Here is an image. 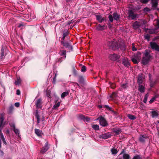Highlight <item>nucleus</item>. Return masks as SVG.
Listing matches in <instances>:
<instances>
[{
    "label": "nucleus",
    "mask_w": 159,
    "mask_h": 159,
    "mask_svg": "<svg viewBox=\"0 0 159 159\" xmlns=\"http://www.w3.org/2000/svg\"><path fill=\"white\" fill-rule=\"evenodd\" d=\"M150 52L149 50H145L143 52V57L141 61L143 64L146 65L149 63L152 57L150 54Z\"/></svg>",
    "instance_id": "f257e3e1"
},
{
    "label": "nucleus",
    "mask_w": 159,
    "mask_h": 159,
    "mask_svg": "<svg viewBox=\"0 0 159 159\" xmlns=\"http://www.w3.org/2000/svg\"><path fill=\"white\" fill-rule=\"evenodd\" d=\"M153 23L154 24L156 25L157 27L154 29H148L147 30H146V32L147 33H148L151 34H154L157 33L159 31L158 29L159 28V19L154 20Z\"/></svg>",
    "instance_id": "f03ea898"
},
{
    "label": "nucleus",
    "mask_w": 159,
    "mask_h": 159,
    "mask_svg": "<svg viewBox=\"0 0 159 159\" xmlns=\"http://www.w3.org/2000/svg\"><path fill=\"white\" fill-rule=\"evenodd\" d=\"M107 45L112 49H116L118 48V45L117 41L115 39L110 40L107 42Z\"/></svg>",
    "instance_id": "7ed1b4c3"
},
{
    "label": "nucleus",
    "mask_w": 159,
    "mask_h": 159,
    "mask_svg": "<svg viewBox=\"0 0 159 159\" xmlns=\"http://www.w3.org/2000/svg\"><path fill=\"white\" fill-rule=\"evenodd\" d=\"M96 120H99L100 125L102 126H105L108 125V123L105 119L102 116H100Z\"/></svg>",
    "instance_id": "20e7f679"
},
{
    "label": "nucleus",
    "mask_w": 159,
    "mask_h": 159,
    "mask_svg": "<svg viewBox=\"0 0 159 159\" xmlns=\"http://www.w3.org/2000/svg\"><path fill=\"white\" fill-rule=\"evenodd\" d=\"M141 53L140 52H138L136 54L135 58H131V60L134 63L137 64L139 61L140 59Z\"/></svg>",
    "instance_id": "39448f33"
},
{
    "label": "nucleus",
    "mask_w": 159,
    "mask_h": 159,
    "mask_svg": "<svg viewBox=\"0 0 159 159\" xmlns=\"http://www.w3.org/2000/svg\"><path fill=\"white\" fill-rule=\"evenodd\" d=\"M120 58V56L116 54H111L109 56V59L113 61L118 60Z\"/></svg>",
    "instance_id": "423d86ee"
},
{
    "label": "nucleus",
    "mask_w": 159,
    "mask_h": 159,
    "mask_svg": "<svg viewBox=\"0 0 159 159\" xmlns=\"http://www.w3.org/2000/svg\"><path fill=\"white\" fill-rule=\"evenodd\" d=\"M128 17L132 20L135 19L138 16V14L134 13L131 10H129L128 11Z\"/></svg>",
    "instance_id": "0eeeda50"
},
{
    "label": "nucleus",
    "mask_w": 159,
    "mask_h": 159,
    "mask_svg": "<svg viewBox=\"0 0 159 159\" xmlns=\"http://www.w3.org/2000/svg\"><path fill=\"white\" fill-rule=\"evenodd\" d=\"M122 64L125 66L128 67L130 66V63L127 58L124 57L122 58Z\"/></svg>",
    "instance_id": "6e6552de"
},
{
    "label": "nucleus",
    "mask_w": 159,
    "mask_h": 159,
    "mask_svg": "<svg viewBox=\"0 0 159 159\" xmlns=\"http://www.w3.org/2000/svg\"><path fill=\"white\" fill-rule=\"evenodd\" d=\"M150 46L152 49L159 51V46L156 43L151 42Z\"/></svg>",
    "instance_id": "1a4fd4ad"
},
{
    "label": "nucleus",
    "mask_w": 159,
    "mask_h": 159,
    "mask_svg": "<svg viewBox=\"0 0 159 159\" xmlns=\"http://www.w3.org/2000/svg\"><path fill=\"white\" fill-rule=\"evenodd\" d=\"M144 81V79L142 76V74H140L139 75L138 78V83L139 84H142L143 83Z\"/></svg>",
    "instance_id": "9d476101"
},
{
    "label": "nucleus",
    "mask_w": 159,
    "mask_h": 159,
    "mask_svg": "<svg viewBox=\"0 0 159 159\" xmlns=\"http://www.w3.org/2000/svg\"><path fill=\"white\" fill-rule=\"evenodd\" d=\"M49 148V147L48 146V142H47L45 144L44 146L43 147L41 150V153H44L45 152L47 151H48Z\"/></svg>",
    "instance_id": "9b49d317"
},
{
    "label": "nucleus",
    "mask_w": 159,
    "mask_h": 159,
    "mask_svg": "<svg viewBox=\"0 0 159 159\" xmlns=\"http://www.w3.org/2000/svg\"><path fill=\"white\" fill-rule=\"evenodd\" d=\"M61 43L66 48H68L71 49H72V47L71 45L68 42H64V41H61Z\"/></svg>",
    "instance_id": "f8f14e48"
},
{
    "label": "nucleus",
    "mask_w": 159,
    "mask_h": 159,
    "mask_svg": "<svg viewBox=\"0 0 159 159\" xmlns=\"http://www.w3.org/2000/svg\"><path fill=\"white\" fill-rule=\"evenodd\" d=\"M96 17L97 20L100 23H101L105 20V18L103 17L101 15H96Z\"/></svg>",
    "instance_id": "ddd939ff"
},
{
    "label": "nucleus",
    "mask_w": 159,
    "mask_h": 159,
    "mask_svg": "<svg viewBox=\"0 0 159 159\" xmlns=\"http://www.w3.org/2000/svg\"><path fill=\"white\" fill-rule=\"evenodd\" d=\"M107 28V26L105 25L101 26L100 24H98L96 27V29L98 30H103Z\"/></svg>",
    "instance_id": "4468645a"
},
{
    "label": "nucleus",
    "mask_w": 159,
    "mask_h": 159,
    "mask_svg": "<svg viewBox=\"0 0 159 159\" xmlns=\"http://www.w3.org/2000/svg\"><path fill=\"white\" fill-rule=\"evenodd\" d=\"M113 132L116 135H118L121 132V129L119 128H114L112 129Z\"/></svg>",
    "instance_id": "2eb2a0df"
},
{
    "label": "nucleus",
    "mask_w": 159,
    "mask_h": 159,
    "mask_svg": "<svg viewBox=\"0 0 159 159\" xmlns=\"http://www.w3.org/2000/svg\"><path fill=\"white\" fill-rule=\"evenodd\" d=\"M133 27L134 29L136 30L141 27V25L139 22L136 21L133 24Z\"/></svg>",
    "instance_id": "dca6fc26"
},
{
    "label": "nucleus",
    "mask_w": 159,
    "mask_h": 159,
    "mask_svg": "<svg viewBox=\"0 0 159 159\" xmlns=\"http://www.w3.org/2000/svg\"><path fill=\"white\" fill-rule=\"evenodd\" d=\"M34 131L36 134L38 136H42V135L43 134L42 131L39 129H35Z\"/></svg>",
    "instance_id": "f3484780"
},
{
    "label": "nucleus",
    "mask_w": 159,
    "mask_h": 159,
    "mask_svg": "<svg viewBox=\"0 0 159 159\" xmlns=\"http://www.w3.org/2000/svg\"><path fill=\"white\" fill-rule=\"evenodd\" d=\"M41 100L40 99H38L36 103V105L37 108H39L41 107Z\"/></svg>",
    "instance_id": "a211bd4d"
},
{
    "label": "nucleus",
    "mask_w": 159,
    "mask_h": 159,
    "mask_svg": "<svg viewBox=\"0 0 159 159\" xmlns=\"http://www.w3.org/2000/svg\"><path fill=\"white\" fill-rule=\"evenodd\" d=\"M151 1L152 7L154 8H156L158 4V0H151Z\"/></svg>",
    "instance_id": "6ab92c4d"
},
{
    "label": "nucleus",
    "mask_w": 159,
    "mask_h": 159,
    "mask_svg": "<svg viewBox=\"0 0 159 159\" xmlns=\"http://www.w3.org/2000/svg\"><path fill=\"white\" fill-rule=\"evenodd\" d=\"M80 118L84 120V121H89L90 120V118L88 117H85L83 115H81L80 116Z\"/></svg>",
    "instance_id": "aec40b11"
},
{
    "label": "nucleus",
    "mask_w": 159,
    "mask_h": 159,
    "mask_svg": "<svg viewBox=\"0 0 159 159\" xmlns=\"http://www.w3.org/2000/svg\"><path fill=\"white\" fill-rule=\"evenodd\" d=\"M59 53L61 56H63L64 57V58H66V51L63 50H61L60 51Z\"/></svg>",
    "instance_id": "412c9836"
},
{
    "label": "nucleus",
    "mask_w": 159,
    "mask_h": 159,
    "mask_svg": "<svg viewBox=\"0 0 159 159\" xmlns=\"http://www.w3.org/2000/svg\"><path fill=\"white\" fill-rule=\"evenodd\" d=\"M139 90L141 93L144 92L145 90V88L144 87L143 85H141L140 84H139Z\"/></svg>",
    "instance_id": "4be33fe9"
},
{
    "label": "nucleus",
    "mask_w": 159,
    "mask_h": 159,
    "mask_svg": "<svg viewBox=\"0 0 159 159\" xmlns=\"http://www.w3.org/2000/svg\"><path fill=\"white\" fill-rule=\"evenodd\" d=\"M147 138V137L146 136L141 135L139 138V140L141 142H143L145 141V139Z\"/></svg>",
    "instance_id": "5701e85b"
},
{
    "label": "nucleus",
    "mask_w": 159,
    "mask_h": 159,
    "mask_svg": "<svg viewBox=\"0 0 159 159\" xmlns=\"http://www.w3.org/2000/svg\"><path fill=\"white\" fill-rule=\"evenodd\" d=\"M111 136V134L109 133H107L103 134L102 135V137L104 139H107Z\"/></svg>",
    "instance_id": "b1692460"
},
{
    "label": "nucleus",
    "mask_w": 159,
    "mask_h": 159,
    "mask_svg": "<svg viewBox=\"0 0 159 159\" xmlns=\"http://www.w3.org/2000/svg\"><path fill=\"white\" fill-rule=\"evenodd\" d=\"M113 16L114 20H118L120 18V16L116 13H114L113 14Z\"/></svg>",
    "instance_id": "393cba45"
},
{
    "label": "nucleus",
    "mask_w": 159,
    "mask_h": 159,
    "mask_svg": "<svg viewBox=\"0 0 159 159\" xmlns=\"http://www.w3.org/2000/svg\"><path fill=\"white\" fill-rule=\"evenodd\" d=\"M152 117L153 118L157 117L158 116V112L156 111H152Z\"/></svg>",
    "instance_id": "a878e982"
},
{
    "label": "nucleus",
    "mask_w": 159,
    "mask_h": 159,
    "mask_svg": "<svg viewBox=\"0 0 159 159\" xmlns=\"http://www.w3.org/2000/svg\"><path fill=\"white\" fill-rule=\"evenodd\" d=\"M139 23L141 25V27H142L143 25H145L147 24V21L145 20H141Z\"/></svg>",
    "instance_id": "bb28decb"
},
{
    "label": "nucleus",
    "mask_w": 159,
    "mask_h": 159,
    "mask_svg": "<svg viewBox=\"0 0 159 159\" xmlns=\"http://www.w3.org/2000/svg\"><path fill=\"white\" fill-rule=\"evenodd\" d=\"M117 96V94L115 92H113L110 97L111 98V100L114 99Z\"/></svg>",
    "instance_id": "cd10ccee"
},
{
    "label": "nucleus",
    "mask_w": 159,
    "mask_h": 159,
    "mask_svg": "<svg viewBox=\"0 0 159 159\" xmlns=\"http://www.w3.org/2000/svg\"><path fill=\"white\" fill-rule=\"evenodd\" d=\"M21 82V80L20 79V78H17L16 80L15 81V84L16 85H18L20 84Z\"/></svg>",
    "instance_id": "c85d7f7f"
},
{
    "label": "nucleus",
    "mask_w": 159,
    "mask_h": 159,
    "mask_svg": "<svg viewBox=\"0 0 159 159\" xmlns=\"http://www.w3.org/2000/svg\"><path fill=\"white\" fill-rule=\"evenodd\" d=\"M123 159H129L130 156L129 155L126 153H124L123 156Z\"/></svg>",
    "instance_id": "c756f323"
},
{
    "label": "nucleus",
    "mask_w": 159,
    "mask_h": 159,
    "mask_svg": "<svg viewBox=\"0 0 159 159\" xmlns=\"http://www.w3.org/2000/svg\"><path fill=\"white\" fill-rule=\"evenodd\" d=\"M14 109V106L13 105H11L10 107L8 108V112L9 113H11L13 110Z\"/></svg>",
    "instance_id": "7c9ffc66"
},
{
    "label": "nucleus",
    "mask_w": 159,
    "mask_h": 159,
    "mask_svg": "<svg viewBox=\"0 0 159 159\" xmlns=\"http://www.w3.org/2000/svg\"><path fill=\"white\" fill-rule=\"evenodd\" d=\"M92 128L95 130H97L99 129V126L97 125H92Z\"/></svg>",
    "instance_id": "2f4dec72"
},
{
    "label": "nucleus",
    "mask_w": 159,
    "mask_h": 159,
    "mask_svg": "<svg viewBox=\"0 0 159 159\" xmlns=\"http://www.w3.org/2000/svg\"><path fill=\"white\" fill-rule=\"evenodd\" d=\"M69 94L68 92H64L62 93L61 95V98L63 99L65 97L67 96Z\"/></svg>",
    "instance_id": "473e14b6"
},
{
    "label": "nucleus",
    "mask_w": 159,
    "mask_h": 159,
    "mask_svg": "<svg viewBox=\"0 0 159 159\" xmlns=\"http://www.w3.org/2000/svg\"><path fill=\"white\" fill-rule=\"evenodd\" d=\"M128 117L129 119L131 120H133L136 119V117L135 116L131 114L128 115Z\"/></svg>",
    "instance_id": "72a5a7b5"
},
{
    "label": "nucleus",
    "mask_w": 159,
    "mask_h": 159,
    "mask_svg": "<svg viewBox=\"0 0 159 159\" xmlns=\"http://www.w3.org/2000/svg\"><path fill=\"white\" fill-rule=\"evenodd\" d=\"M149 80H150V86L151 87H152L154 85V84H155L156 82H153L152 80H151V75L150 74L149 75Z\"/></svg>",
    "instance_id": "f704fd0d"
},
{
    "label": "nucleus",
    "mask_w": 159,
    "mask_h": 159,
    "mask_svg": "<svg viewBox=\"0 0 159 159\" xmlns=\"http://www.w3.org/2000/svg\"><path fill=\"white\" fill-rule=\"evenodd\" d=\"M136 45L134 43H133L132 44V49L133 51H135L137 50V48L135 47Z\"/></svg>",
    "instance_id": "c9c22d12"
},
{
    "label": "nucleus",
    "mask_w": 159,
    "mask_h": 159,
    "mask_svg": "<svg viewBox=\"0 0 159 159\" xmlns=\"http://www.w3.org/2000/svg\"><path fill=\"white\" fill-rule=\"evenodd\" d=\"M13 131L16 135H18V136H19L20 132L19 130L18 129L15 128L13 129Z\"/></svg>",
    "instance_id": "e433bc0d"
},
{
    "label": "nucleus",
    "mask_w": 159,
    "mask_h": 159,
    "mask_svg": "<svg viewBox=\"0 0 159 159\" xmlns=\"http://www.w3.org/2000/svg\"><path fill=\"white\" fill-rule=\"evenodd\" d=\"M36 117L37 119V125L39 124L40 122V117L39 115L37 113L36 115Z\"/></svg>",
    "instance_id": "4c0bfd02"
},
{
    "label": "nucleus",
    "mask_w": 159,
    "mask_h": 159,
    "mask_svg": "<svg viewBox=\"0 0 159 159\" xmlns=\"http://www.w3.org/2000/svg\"><path fill=\"white\" fill-rule=\"evenodd\" d=\"M111 152L112 154H116L117 153L118 151L116 149L112 148L111 149Z\"/></svg>",
    "instance_id": "58836bf2"
},
{
    "label": "nucleus",
    "mask_w": 159,
    "mask_h": 159,
    "mask_svg": "<svg viewBox=\"0 0 159 159\" xmlns=\"http://www.w3.org/2000/svg\"><path fill=\"white\" fill-rule=\"evenodd\" d=\"M60 105V102H58L55 104L53 106V107L55 109H56L59 107Z\"/></svg>",
    "instance_id": "ea45409f"
},
{
    "label": "nucleus",
    "mask_w": 159,
    "mask_h": 159,
    "mask_svg": "<svg viewBox=\"0 0 159 159\" xmlns=\"http://www.w3.org/2000/svg\"><path fill=\"white\" fill-rule=\"evenodd\" d=\"M68 34V33L67 32H65L63 34V37H62V41H64L65 38L67 36Z\"/></svg>",
    "instance_id": "a19ab883"
},
{
    "label": "nucleus",
    "mask_w": 159,
    "mask_h": 159,
    "mask_svg": "<svg viewBox=\"0 0 159 159\" xmlns=\"http://www.w3.org/2000/svg\"><path fill=\"white\" fill-rule=\"evenodd\" d=\"M148 96V94H146L145 95L143 100V102L144 103H146Z\"/></svg>",
    "instance_id": "79ce46f5"
},
{
    "label": "nucleus",
    "mask_w": 159,
    "mask_h": 159,
    "mask_svg": "<svg viewBox=\"0 0 159 159\" xmlns=\"http://www.w3.org/2000/svg\"><path fill=\"white\" fill-rule=\"evenodd\" d=\"M121 87L122 89H125L128 86L127 84H121Z\"/></svg>",
    "instance_id": "37998d69"
},
{
    "label": "nucleus",
    "mask_w": 159,
    "mask_h": 159,
    "mask_svg": "<svg viewBox=\"0 0 159 159\" xmlns=\"http://www.w3.org/2000/svg\"><path fill=\"white\" fill-rule=\"evenodd\" d=\"M3 120V116L1 117L0 118V127H2V126Z\"/></svg>",
    "instance_id": "c03bdc74"
},
{
    "label": "nucleus",
    "mask_w": 159,
    "mask_h": 159,
    "mask_svg": "<svg viewBox=\"0 0 159 159\" xmlns=\"http://www.w3.org/2000/svg\"><path fill=\"white\" fill-rule=\"evenodd\" d=\"M150 37V35L148 34L145 35L144 36L145 38L148 41H149V40Z\"/></svg>",
    "instance_id": "a18cd8bd"
},
{
    "label": "nucleus",
    "mask_w": 159,
    "mask_h": 159,
    "mask_svg": "<svg viewBox=\"0 0 159 159\" xmlns=\"http://www.w3.org/2000/svg\"><path fill=\"white\" fill-rule=\"evenodd\" d=\"M132 159H142V158L140 155H137L134 157Z\"/></svg>",
    "instance_id": "49530a36"
},
{
    "label": "nucleus",
    "mask_w": 159,
    "mask_h": 159,
    "mask_svg": "<svg viewBox=\"0 0 159 159\" xmlns=\"http://www.w3.org/2000/svg\"><path fill=\"white\" fill-rule=\"evenodd\" d=\"M108 18L110 22H112L113 20V16L111 15H109L108 16Z\"/></svg>",
    "instance_id": "de8ad7c7"
},
{
    "label": "nucleus",
    "mask_w": 159,
    "mask_h": 159,
    "mask_svg": "<svg viewBox=\"0 0 159 159\" xmlns=\"http://www.w3.org/2000/svg\"><path fill=\"white\" fill-rule=\"evenodd\" d=\"M86 70V67L83 66H82L81 69V71L83 72H84Z\"/></svg>",
    "instance_id": "09e8293b"
},
{
    "label": "nucleus",
    "mask_w": 159,
    "mask_h": 159,
    "mask_svg": "<svg viewBox=\"0 0 159 159\" xmlns=\"http://www.w3.org/2000/svg\"><path fill=\"white\" fill-rule=\"evenodd\" d=\"M141 2L143 3H146L148 2L149 0H140Z\"/></svg>",
    "instance_id": "8fccbe9b"
},
{
    "label": "nucleus",
    "mask_w": 159,
    "mask_h": 159,
    "mask_svg": "<svg viewBox=\"0 0 159 159\" xmlns=\"http://www.w3.org/2000/svg\"><path fill=\"white\" fill-rule=\"evenodd\" d=\"M79 81L80 82H82L84 80V78L82 76H80L79 77Z\"/></svg>",
    "instance_id": "3c124183"
},
{
    "label": "nucleus",
    "mask_w": 159,
    "mask_h": 159,
    "mask_svg": "<svg viewBox=\"0 0 159 159\" xmlns=\"http://www.w3.org/2000/svg\"><path fill=\"white\" fill-rule=\"evenodd\" d=\"M105 107L108 109V110H109L110 111H112L111 110V108L110 107L108 106L107 105H105Z\"/></svg>",
    "instance_id": "603ef678"
},
{
    "label": "nucleus",
    "mask_w": 159,
    "mask_h": 159,
    "mask_svg": "<svg viewBox=\"0 0 159 159\" xmlns=\"http://www.w3.org/2000/svg\"><path fill=\"white\" fill-rule=\"evenodd\" d=\"M143 11L145 12H147L150 11V9L148 8L145 7L143 9Z\"/></svg>",
    "instance_id": "864d4df0"
},
{
    "label": "nucleus",
    "mask_w": 159,
    "mask_h": 159,
    "mask_svg": "<svg viewBox=\"0 0 159 159\" xmlns=\"http://www.w3.org/2000/svg\"><path fill=\"white\" fill-rule=\"evenodd\" d=\"M155 98L153 97L151 100H150V101H149V102L150 103H152V102H153L154 100H155Z\"/></svg>",
    "instance_id": "5fc2aeb1"
},
{
    "label": "nucleus",
    "mask_w": 159,
    "mask_h": 159,
    "mask_svg": "<svg viewBox=\"0 0 159 159\" xmlns=\"http://www.w3.org/2000/svg\"><path fill=\"white\" fill-rule=\"evenodd\" d=\"M0 135L1 138V139H2V140L3 139H5L3 134L2 133V132H1V131H0Z\"/></svg>",
    "instance_id": "6e6d98bb"
},
{
    "label": "nucleus",
    "mask_w": 159,
    "mask_h": 159,
    "mask_svg": "<svg viewBox=\"0 0 159 159\" xmlns=\"http://www.w3.org/2000/svg\"><path fill=\"white\" fill-rule=\"evenodd\" d=\"M15 106L16 107H18L20 106V103L19 102H16L15 103Z\"/></svg>",
    "instance_id": "4d7b16f0"
},
{
    "label": "nucleus",
    "mask_w": 159,
    "mask_h": 159,
    "mask_svg": "<svg viewBox=\"0 0 159 159\" xmlns=\"http://www.w3.org/2000/svg\"><path fill=\"white\" fill-rule=\"evenodd\" d=\"M20 90L19 89L17 90L16 93V94L17 95H20Z\"/></svg>",
    "instance_id": "13d9d810"
},
{
    "label": "nucleus",
    "mask_w": 159,
    "mask_h": 159,
    "mask_svg": "<svg viewBox=\"0 0 159 159\" xmlns=\"http://www.w3.org/2000/svg\"><path fill=\"white\" fill-rule=\"evenodd\" d=\"M155 99L159 97V94H156L155 96L154 97Z\"/></svg>",
    "instance_id": "bf43d9fd"
},
{
    "label": "nucleus",
    "mask_w": 159,
    "mask_h": 159,
    "mask_svg": "<svg viewBox=\"0 0 159 159\" xmlns=\"http://www.w3.org/2000/svg\"><path fill=\"white\" fill-rule=\"evenodd\" d=\"M108 27L109 28H111L112 27V25L110 23H108Z\"/></svg>",
    "instance_id": "052dcab7"
},
{
    "label": "nucleus",
    "mask_w": 159,
    "mask_h": 159,
    "mask_svg": "<svg viewBox=\"0 0 159 159\" xmlns=\"http://www.w3.org/2000/svg\"><path fill=\"white\" fill-rule=\"evenodd\" d=\"M10 126L13 128V129L15 128V125L14 124H12Z\"/></svg>",
    "instance_id": "680f3d73"
},
{
    "label": "nucleus",
    "mask_w": 159,
    "mask_h": 159,
    "mask_svg": "<svg viewBox=\"0 0 159 159\" xmlns=\"http://www.w3.org/2000/svg\"><path fill=\"white\" fill-rule=\"evenodd\" d=\"M111 87L112 88H114L115 87V84H112V85H111Z\"/></svg>",
    "instance_id": "e2e57ef3"
},
{
    "label": "nucleus",
    "mask_w": 159,
    "mask_h": 159,
    "mask_svg": "<svg viewBox=\"0 0 159 159\" xmlns=\"http://www.w3.org/2000/svg\"><path fill=\"white\" fill-rule=\"evenodd\" d=\"M56 80V78L54 77L53 80V83H55V82Z\"/></svg>",
    "instance_id": "0e129e2a"
},
{
    "label": "nucleus",
    "mask_w": 159,
    "mask_h": 159,
    "mask_svg": "<svg viewBox=\"0 0 159 159\" xmlns=\"http://www.w3.org/2000/svg\"><path fill=\"white\" fill-rule=\"evenodd\" d=\"M2 141L4 143H5V144H6V143L5 139H2Z\"/></svg>",
    "instance_id": "69168bd1"
},
{
    "label": "nucleus",
    "mask_w": 159,
    "mask_h": 159,
    "mask_svg": "<svg viewBox=\"0 0 159 159\" xmlns=\"http://www.w3.org/2000/svg\"><path fill=\"white\" fill-rule=\"evenodd\" d=\"M23 25L22 24H20L18 26L19 28L21 26H23Z\"/></svg>",
    "instance_id": "338daca9"
},
{
    "label": "nucleus",
    "mask_w": 159,
    "mask_h": 159,
    "mask_svg": "<svg viewBox=\"0 0 159 159\" xmlns=\"http://www.w3.org/2000/svg\"><path fill=\"white\" fill-rule=\"evenodd\" d=\"M6 133H8V134H9V130H7V131H6Z\"/></svg>",
    "instance_id": "774afa93"
}]
</instances>
